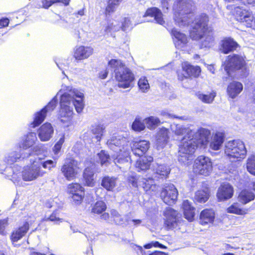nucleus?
Returning a JSON list of instances; mask_svg holds the SVG:
<instances>
[{
  "label": "nucleus",
  "instance_id": "nucleus-1",
  "mask_svg": "<svg viewBox=\"0 0 255 255\" xmlns=\"http://www.w3.org/2000/svg\"><path fill=\"white\" fill-rule=\"evenodd\" d=\"M209 18L204 13L195 18L192 23L189 30V37L195 40L205 38L200 45V48L210 47V43L214 40L213 28L208 25Z\"/></svg>",
  "mask_w": 255,
  "mask_h": 255
},
{
  "label": "nucleus",
  "instance_id": "nucleus-2",
  "mask_svg": "<svg viewBox=\"0 0 255 255\" xmlns=\"http://www.w3.org/2000/svg\"><path fill=\"white\" fill-rule=\"evenodd\" d=\"M77 98L83 99L84 94L76 90L71 93H64L60 97L58 119L65 127H69L73 125L74 113L70 105L71 101Z\"/></svg>",
  "mask_w": 255,
  "mask_h": 255
},
{
  "label": "nucleus",
  "instance_id": "nucleus-3",
  "mask_svg": "<svg viewBox=\"0 0 255 255\" xmlns=\"http://www.w3.org/2000/svg\"><path fill=\"white\" fill-rule=\"evenodd\" d=\"M225 71L229 77L232 73L241 70V78L247 77L249 74V70L246 66L244 58L237 54L228 55L223 64Z\"/></svg>",
  "mask_w": 255,
  "mask_h": 255
},
{
  "label": "nucleus",
  "instance_id": "nucleus-4",
  "mask_svg": "<svg viewBox=\"0 0 255 255\" xmlns=\"http://www.w3.org/2000/svg\"><path fill=\"white\" fill-rule=\"evenodd\" d=\"M198 147L193 138H190L189 135L184 136L179 147V161L185 163L190 160Z\"/></svg>",
  "mask_w": 255,
  "mask_h": 255
},
{
  "label": "nucleus",
  "instance_id": "nucleus-5",
  "mask_svg": "<svg viewBox=\"0 0 255 255\" xmlns=\"http://www.w3.org/2000/svg\"><path fill=\"white\" fill-rule=\"evenodd\" d=\"M195 2L192 0H176L174 4L175 9L173 19L176 23L183 22L182 15L193 13L196 8Z\"/></svg>",
  "mask_w": 255,
  "mask_h": 255
},
{
  "label": "nucleus",
  "instance_id": "nucleus-6",
  "mask_svg": "<svg viewBox=\"0 0 255 255\" xmlns=\"http://www.w3.org/2000/svg\"><path fill=\"white\" fill-rule=\"evenodd\" d=\"M120 67L123 68L122 70H115V78L118 87L123 89L129 88L135 80L134 74L124 62H120Z\"/></svg>",
  "mask_w": 255,
  "mask_h": 255
},
{
  "label": "nucleus",
  "instance_id": "nucleus-7",
  "mask_svg": "<svg viewBox=\"0 0 255 255\" xmlns=\"http://www.w3.org/2000/svg\"><path fill=\"white\" fill-rule=\"evenodd\" d=\"M245 143L240 140H232L227 142L225 148L226 155L233 158L243 159L247 154Z\"/></svg>",
  "mask_w": 255,
  "mask_h": 255
},
{
  "label": "nucleus",
  "instance_id": "nucleus-8",
  "mask_svg": "<svg viewBox=\"0 0 255 255\" xmlns=\"http://www.w3.org/2000/svg\"><path fill=\"white\" fill-rule=\"evenodd\" d=\"M163 227L166 231H171L177 228L180 224V216L177 211L171 207H167L163 212Z\"/></svg>",
  "mask_w": 255,
  "mask_h": 255
},
{
  "label": "nucleus",
  "instance_id": "nucleus-9",
  "mask_svg": "<svg viewBox=\"0 0 255 255\" xmlns=\"http://www.w3.org/2000/svg\"><path fill=\"white\" fill-rule=\"evenodd\" d=\"M80 170L78 161L73 157L66 158L61 167V173L68 181L75 179Z\"/></svg>",
  "mask_w": 255,
  "mask_h": 255
},
{
  "label": "nucleus",
  "instance_id": "nucleus-10",
  "mask_svg": "<svg viewBox=\"0 0 255 255\" xmlns=\"http://www.w3.org/2000/svg\"><path fill=\"white\" fill-rule=\"evenodd\" d=\"M57 99L54 97L45 106L34 114L33 120L28 125L30 128H35L41 125L45 119L47 112L53 111L57 105Z\"/></svg>",
  "mask_w": 255,
  "mask_h": 255
},
{
  "label": "nucleus",
  "instance_id": "nucleus-11",
  "mask_svg": "<svg viewBox=\"0 0 255 255\" xmlns=\"http://www.w3.org/2000/svg\"><path fill=\"white\" fill-rule=\"evenodd\" d=\"M181 70L177 71V78L180 81L189 78H197L201 73V69L199 66H193L185 61L181 64Z\"/></svg>",
  "mask_w": 255,
  "mask_h": 255
},
{
  "label": "nucleus",
  "instance_id": "nucleus-12",
  "mask_svg": "<svg viewBox=\"0 0 255 255\" xmlns=\"http://www.w3.org/2000/svg\"><path fill=\"white\" fill-rule=\"evenodd\" d=\"M211 159L204 155H200L195 160L193 169L196 174L208 176L212 170Z\"/></svg>",
  "mask_w": 255,
  "mask_h": 255
},
{
  "label": "nucleus",
  "instance_id": "nucleus-13",
  "mask_svg": "<svg viewBox=\"0 0 255 255\" xmlns=\"http://www.w3.org/2000/svg\"><path fill=\"white\" fill-rule=\"evenodd\" d=\"M45 172L41 170L40 165L34 162L30 165L27 166L22 171V178L25 181H31L39 177H42Z\"/></svg>",
  "mask_w": 255,
  "mask_h": 255
},
{
  "label": "nucleus",
  "instance_id": "nucleus-14",
  "mask_svg": "<svg viewBox=\"0 0 255 255\" xmlns=\"http://www.w3.org/2000/svg\"><path fill=\"white\" fill-rule=\"evenodd\" d=\"M234 15L237 21L243 23L247 27L251 28L255 23L253 13L240 6L235 8Z\"/></svg>",
  "mask_w": 255,
  "mask_h": 255
},
{
  "label": "nucleus",
  "instance_id": "nucleus-15",
  "mask_svg": "<svg viewBox=\"0 0 255 255\" xmlns=\"http://www.w3.org/2000/svg\"><path fill=\"white\" fill-rule=\"evenodd\" d=\"M178 192L174 185L169 184L162 188L160 196L167 205L174 204L177 200Z\"/></svg>",
  "mask_w": 255,
  "mask_h": 255
},
{
  "label": "nucleus",
  "instance_id": "nucleus-16",
  "mask_svg": "<svg viewBox=\"0 0 255 255\" xmlns=\"http://www.w3.org/2000/svg\"><path fill=\"white\" fill-rule=\"evenodd\" d=\"M94 49L90 46H76L73 52V57L77 62L88 59L93 55Z\"/></svg>",
  "mask_w": 255,
  "mask_h": 255
},
{
  "label": "nucleus",
  "instance_id": "nucleus-17",
  "mask_svg": "<svg viewBox=\"0 0 255 255\" xmlns=\"http://www.w3.org/2000/svg\"><path fill=\"white\" fill-rule=\"evenodd\" d=\"M149 147V141L148 140L141 139L133 141L132 142L131 149L135 156L141 157L147 152Z\"/></svg>",
  "mask_w": 255,
  "mask_h": 255
},
{
  "label": "nucleus",
  "instance_id": "nucleus-18",
  "mask_svg": "<svg viewBox=\"0 0 255 255\" xmlns=\"http://www.w3.org/2000/svg\"><path fill=\"white\" fill-rule=\"evenodd\" d=\"M234 188L229 183H223L219 187L216 196L218 201H225L231 199L234 195Z\"/></svg>",
  "mask_w": 255,
  "mask_h": 255
},
{
  "label": "nucleus",
  "instance_id": "nucleus-19",
  "mask_svg": "<svg viewBox=\"0 0 255 255\" xmlns=\"http://www.w3.org/2000/svg\"><path fill=\"white\" fill-rule=\"evenodd\" d=\"M30 228L29 222L25 221L23 224L14 229L11 233L10 240L12 243H16L24 237Z\"/></svg>",
  "mask_w": 255,
  "mask_h": 255
},
{
  "label": "nucleus",
  "instance_id": "nucleus-20",
  "mask_svg": "<svg viewBox=\"0 0 255 255\" xmlns=\"http://www.w3.org/2000/svg\"><path fill=\"white\" fill-rule=\"evenodd\" d=\"M210 134V130L201 128L195 133L193 139L195 140L198 146L205 148L209 142Z\"/></svg>",
  "mask_w": 255,
  "mask_h": 255
},
{
  "label": "nucleus",
  "instance_id": "nucleus-21",
  "mask_svg": "<svg viewBox=\"0 0 255 255\" xmlns=\"http://www.w3.org/2000/svg\"><path fill=\"white\" fill-rule=\"evenodd\" d=\"M215 219V212L212 208L202 210L199 216V223L202 226L213 224Z\"/></svg>",
  "mask_w": 255,
  "mask_h": 255
},
{
  "label": "nucleus",
  "instance_id": "nucleus-22",
  "mask_svg": "<svg viewBox=\"0 0 255 255\" xmlns=\"http://www.w3.org/2000/svg\"><path fill=\"white\" fill-rule=\"evenodd\" d=\"M170 33L174 40V44L176 47L182 48L186 46L188 43V37L184 33L178 31L174 28L170 31Z\"/></svg>",
  "mask_w": 255,
  "mask_h": 255
},
{
  "label": "nucleus",
  "instance_id": "nucleus-23",
  "mask_svg": "<svg viewBox=\"0 0 255 255\" xmlns=\"http://www.w3.org/2000/svg\"><path fill=\"white\" fill-rule=\"evenodd\" d=\"M239 45L233 38L225 37L221 40L220 50L225 54L233 52L237 49Z\"/></svg>",
  "mask_w": 255,
  "mask_h": 255
},
{
  "label": "nucleus",
  "instance_id": "nucleus-24",
  "mask_svg": "<svg viewBox=\"0 0 255 255\" xmlns=\"http://www.w3.org/2000/svg\"><path fill=\"white\" fill-rule=\"evenodd\" d=\"M153 162V157L149 155H146L138 159L135 163V167L137 172L148 170Z\"/></svg>",
  "mask_w": 255,
  "mask_h": 255
},
{
  "label": "nucleus",
  "instance_id": "nucleus-25",
  "mask_svg": "<svg viewBox=\"0 0 255 255\" xmlns=\"http://www.w3.org/2000/svg\"><path fill=\"white\" fill-rule=\"evenodd\" d=\"M243 90V84L233 80L230 82L227 87V93L231 99L236 98Z\"/></svg>",
  "mask_w": 255,
  "mask_h": 255
},
{
  "label": "nucleus",
  "instance_id": "nucleus-26",
  "mask_svg": "<svg viewBox=\"0 0 255 255\" xmlns=\"http://www.w3.org/2000/svg\"><path fill=\"white\" fill-rule=\"evenodd\" d=\"M210 197V190L207 186L203 187L198 190L195 193L193 201L195 203H205Z\"/></svg>",
  "mask_w": 255,
  "mask_h": 255
},
{
  "label": "nucleus",
  "instance_id": "nucleus-27",
  "mask_svg": "<svg viewBox=\"0 0 255 255\" xmlns=\"http://www.w3.org/2000/svg\"><path fill=\"white\" fill-rule=\"evenodd\" d=\"M82 181L85 186L93 187L95 185V173L92 168L87 167L84 169L82 175Z\"/></svg>",
  "mask_w": 255,
  "mask_h": 255
},
{
  "label": "nucleus",
  "instance_id": "nucleus-28",
  "mask_svg": "<svg viewBox=\"0 0 255 255\" xmlns=\"http://www.w3.org/2000/svg\"><path fill=\"white\" fill-rule=\"evenodd\" d=\"M153 17L155 20L159 24L163 25L165 21L163 18V14L161 10L157 7H151L148 8L144 15L143 17Z\"/></svg>",
  "mask_w": 255,
  "mask_h": 255
},
{
  "label": "nucleus",
  "instance_id": "nucleus-29",
  "mask_svg": "<svg viewBox=\"0 0 255 255\" xmlns=\"http://www.w3.org/2000/svg\"><path fill=\"white\" fill-rule=\"evenodd\" d=\"M53 129L51 124L45 123L38 129V136L41 141H47L51 137Z\"/></svg>",
  "mask_w": 255,
  "mask_h": 255
},
{
  "label": "nucleus",
  "instance_id": "nucleus-30",
  "mask_svg": "<svg viewBox=\"0 0 255 255\" xmlns=\"http://www.w3.org/2000/svg\"><path fill=\"white\" fill-rule=\"evenodd\" d=\"M225 134L224 132L217 131L213 135L210 143V147L213 150H219L224 142Z\"/></svg>",
  "mask_w": 255,
  "mask_h": 255
},
{
  "label": "nucleus",
  "instance_id": "nucleus-31",
  "mask_svg": "<svg viewBox=\"0 0 255 255\" xmlns=\"http://www.w3.org/2000/svg\"><path fill=\"white\" fill-rule=\"evenodd\" d=\"M255 199V194L251 190L247 189H242L237 196L238 201L243 205H246Z\"/></svg>",
  "mask_w": 255,
  "mask_h": 255
},
{
  "label": "nucleus",
  "instance_id": "nucleus-32",
  "mask_svg": "<svg viewBox=\"0 0 255 255\" xmlns=\"http://www.w3.org/2000/svg\"><path fill=\"white\" fill-rule=\"evenodd\" d=\"M182 208L185 218L189 222H192L195 215V208L188 200L183 201Z\"/></svg>",
  "mask_w": 255,
  "mask_h": 255
},
{
  "label": "nucleus",
  "instance_id": "nucleus-33",
  "mask_svg": "<svg viewBox=\"0 0 255 255\" xmlns=\"http://www.w3.org/2000/svg\"><path fill=\"white\" fill-rule=\"evenodd\" d=\"M169 132L168 128L165 127L160 128L156 133V143L161 146L165 145L169 139Z\"/></svg>",
  "mask_w": 255,
  "mask_h": 255
},
{
  "label": "nucleus",
  "instance_id": "nucleus-34",
  "mask_svg": "<svg viewBox=\"0 0 255 255\" xmlns=\"http://www.w3.org/2000/svg\"><path fill=\"white\" fill-rule=\"evenodd\" d=\"M117 178L109 176H104L101 181V186L108 191H112L116 186Z\"/></svg>",
  "mask_w": 255,
  "mask_h": 255
},
{
  "label": "nucleus",
  "instance_id": "nucleus-35",
  "mask_svg": "<svg viewBox=\"0 0 255 255\" xmlns=\"http://www.w3.org/2000/svg\"><path fill=\"white\" fill-rule=\"evenodd\" d=\"M91 207V213L94 215H100L107 208L106 204L102 200L97 201Z\"/></svg>",
  "mask_w": 255,
  "mask_h": 255
},
{
  "label": "nucleus",
  "instance_id": "nucleus-36",
  "mask_svg": "<svg viewBox=\"0 0 255 255\" xmlns=\"http://www.w3.org/2000/svg\"><path fill=\"white\" fill-rule=\"evenodd\" d=\"M228 213L234 214L237 215H245L248 214L249 209L240 207L238 203H234L226 209Z\"/></svg>",
  "mask_w": 255,
  "mask_h": 255
},
{
  "label": "nucleus",
  "instance_id": "nucleus-37",
  "mask_svg": "<svg viewBox=\"0 0 255 255\" xmlns=\"http://www.w3.org/2000/svg\"><path fill=\"white\" fill-rule=\"evenodd\" d=\"M36 138V134L34 132H29L26 135L21 143L19 144V147L23 149H27L32 146L34 143Z\"/></svg>",
  "mask_w": 255,
  "mask_h": 255
},
{
  "label": "nucleus",
  "instance_id": "nucleus-38",
  "mask_svg": "<svg viewBox=\"0 0 255 255\" xmlns=\"http://www.w3.org/2000/svg\"><path fill=\"white\" fill-rule=\"evenodd\" d=\"M84 191V188L79 183L72 182L67 185V193L70 196Z\"/></svg>",
  "mask_w": 255,
  "mask_h": 255
},
{
  "label": "nucleus",
  "instance_id": "nucleus-39",
  "mask_svg": "<svg viewBox=\"0 0 255 255\" xmlns=\"http://www.w3.org/2000/svg\"><path fill=\"white\" fill-rule=\"evenodd\" d=\"M145 128L143 121L140 118H136L131 125V129L134 131L140 132Z\"/></svg>",
  "mask_w": 255,
  "mask_h": 255
},
{
  "label": "nucleus",
  "instance_id": "nucleus-40",
  "mask_svg": "<svg viewBox=\"0 0 255 255\" xmlns=\"http://www.w3.org/2000/svg\"><path fill=\"white\" fill-rule=\"evenodd\" d=\"M147 128L150 129H153L156 127L160 124V121L159 118L153 116H150L145 119Z\"/></svg>",
  "mask_w": 255,
  "mask_h": 255
},
{
  "label": "nucleus",
  "instance_id": "nucleus-41",
  "mask_svg": "<svg viewBox=\"0 0 255 255\" xmlns=\"http://www.w3.org/2000/svg\"><path fill=\"white\" fill-rule=\"evenodd\" d=\"M123 0H108L105 8L106 14H110L115 11L116 7L119 5Z\"/></svg>",
  "mask_w": 255,
  "mask_h": 255
},
{
  "label": "nucleus",
  "instance_id": "nucleus-42",
  "mask_svg": "<svg viewBox=\"0 0 255 255\" xmlns=\"http://www.w3.org/2000/svg\"><path fill=\"white\" fill-rule=\"evenodd\" d=\"M105 130V128L100 125H95L93 127L91 130L93 134L95 135V138L98 141H100Z\"/></svg>",
  "mask_w": 255,
  "mask_h": 255
},
{
  "label": "nucleus",
  "instance_id": "nucleus-43",
  "mask_svg": "<svg viewBox=\"0 0 255 255\" xmlns=\"http://www.w3.org/2000/svg\"><path fill=\"white\" fill-rule=\"evenodd\" d=\"M98 157L101 165L110 163L111 157L109 154L105 150H101L98 154Z\"/></svg>",
  "mask_w": 255,
  "mask_h": 255
},
{
  "label": "nucleus",
  "instance_id": "nucleus-44",
  "mask_svg": "<svg viewBox=\"0 0 255 255\" xmlns=\"http://www.w3.org/2000/svg\"><path fill=\"white\" fill-rule=\"evenodd\" d=\"M247 169L252 175L255 176V155H251L247 160Z\"/></svg>",
  "mask_w": 255,
  "mask_h": 255
},
{
  "label": "nucleus",
  "instance_id": "nucleus-45",
  "mask_svg": "<svg viewBox=\"0 0 255 255\" xmlns=\"http://www.w3.org/2000/svg\"><path fill=\"white\" fill-rule=\"evenodd\" d=\"M216 95V92L212 91L209 94H199L198 95V97L203 103L209 104L214 101Z\"/></svg>",
  "mask_w": 255,
  "mask_h": 255
},
{
  "label": "nucleus",
  "instance_id": "nucleus-46",
  "mask_svg": "<svg viewBox=\"0 0 255 255\" xmlns=\"http://www.w3.org/2000/svg\"><path fill=\"white\" fill-rule=\"evenodd\" d=\"M57 159H55V160H52L51 159H48L42 162H37L38 165H40V168L42 166L43 168L45 169H47L50 171L52 168H54L56 167L57 164Z\"/></svg>",
  "mask_w": 255,
  "mask_h": 255
},
{
  "label": "nucleus",
  "instance_id": "nucleus-47",
  "mask_svg": "<svg viewBox=\"0 0 255 255\" xmlns=\"http://www.w3.org/2000/svg\"><path fill=\"white\" fill-rule=\"evenodd\" d=\"M137 84L139 89L143 92H146L150 87L148 81L144 76H142L139 78Z\"/></svg>",
  "mask_w": 255,
  "mask_h": 255
},
{
  "label": "nucleus",
  "instance_id": "nucleus-48",
  "mask_svg": "<svg viewBox=\"0 0 255 255\" xmlns=\"http://www.w3.org/2000/svg\"><path fill=\"white\" fill-rule=\"evenodd\" d=\"M46 221H50L53 222H62L63 219L60 214V212L58 210L54 211L45 220Z\"/></svg>",
  "mask_w": 255,
  "mask_h": 255
},
{
  "label": "nucleus",
  "instance_id": "nucleus-49",
  "mask_svg": "<svg viewBox=\"0 0 255 255\" xmlns=\"http://www.w3.org/2000/svg\"><path fill=\"white\" fill-rule=\"evenodd\" d=\"M85 196V194L84 191L80 193L74 194L70 196L74 204L77 205H79L83 202Z\"/></svg>",
  "mask_w": 255,
  "mask_h": 255
},
{
  "label": "nucleus",
  "instance_id": "nucleus-50",
  "mask_svg": "<svg viewBox=\"0 0 255 255\" xmlns=\"http://www.w3.org/2000/svg\"><path fill=\"white\" fill-rule=\"evenodd\" d=\"M142 182V188L146 192L150 190L154 184V179L151 177L143 178Z\"/></svg>",
  "mask_w": 255,
  "mask_h": 255
},
{
  "label": "nucleus",
  "instance_id": "nucleus-51",
  "mask_svg": "<svg viewBox=\"0 0 255 255\" xmlns=\"http://www.w3.org/2000/svg\"><path fill=\"white\" fill-rule=\"evenodd\" d=\"M65 137L64 135H63L59 139V140L55 144L54 146L52 148V150L54 154H57L60 151L62 146L64 142Z\"/></svg>",
  "mask_w": 255,
  "mask_h": 255
},
{
  "label": "nucleus",
  "instance_id": "nucleus-52",
  "mask_svg": "<svg viewBox=\"0 0 255 255\" xmlns=\"http://www.w3.org/2000/svg\"><path fill=\"white\" fill-rule=\"evenodd\" d=\"M73 103L76 112L78 113H81L84 107L83 99L74 100Z\"/></svg>",
  "mask_w": 255,
  "mask_h": 255
},
{
  "label": "nucleus",
  "instance_id": "nucleus-53",
  "mask_svg": "<svg viewBox=\"0 0 255 255\" xmlns=\"http://www.w3.org/2000/svg\"><path fill=\"white\" fill-rule=\"evenodd\" d=\"M156 173L160 176L166 177L169 173L166 167L162 165H158Z\"/></svg>",
  "mask_w": 255,
  "mask_h": 255
},
{
  "label": "nucleus",
  "instance_id": "nucleus-54",
  "mask_svg": "<svg viewBox=\"0 0 255 255\" xmlns=\"http://www.w3.org/2000/svg\"><path fill=\"white\" fill-rule=\"evenodd\" d=\"M42 5L40 7L44 9H48L53 4L55 3V0H41Z\"/></svg>",
  "mask_w": 255,
  "mask_h": 255
},
{
  "label": "nucleus",
  "instance_id": "nucleus-55",
  "mask_svg": "<svg viewBox=\"0 0 255 255\" xmlns=\"http://www.w3.org/2000/svg\"><path fill=\"white\" fill-rule=\"evenodd\" d=\"M8 225V221L7 219L0 220V234L5 235V229Z\"/></svg>",
  "mask_w": 255,
  "mask_h": 255
},
{
  "label": "nucleus",
  "instance_id": "nucleus-56",
  "mask_svg": "<svg viewBox=\"0 0 255 255\" xmlns=\"http://www.w3.org/2000/svg\"><path fill=\"white\" fill-rule=\"evenodd\" d=\"M128 182L133 187L137 188L138 187V179L136 176H130L128 177Z\"/></svg>",
  "mask_w": 255,
  "mask_h": 255
},
{
  "label": "nucleus",
  "instance_id": "nucleus-57",
  "mask_svg": "<svg viewBox=\"0 0 255 255\" xmlns=\"http://www.w3.org/2000/svg\"><path fill=\"white\" fill-rule=\"evenodd\" d=\"M120 62H123L117 59H112L108 62V65L110 66V67L117 69L116 68L118 66L120 67Z\"/></svg>",
  "mask_w": 255,
  "mask_h": 255
},
{
  "label": "nucleus",
  "instance_id": "nucleus-58",
  "mask_svg": "<svg viewBox=\"0 0 255 255\" xmlns=\"http://www.w3.org/2000/svg\"><path fill=\"white\" fill-rule=\"evenodd\" d=\"M9 23V20L8 18L2 17L0 18V29L7 27Z\"/></svg>",
  "mask_w": 255,
  "mask_h": 255
},
{
  "label": "nucleus",
  "instance_id": "nucleus-59",
  "mask_svg": "<svg viewBox=\"0 0 255 255\" xmlns=\"http://www.w3.org/2000/svg\"><path fill=\"white\" fill-rule=\"evenodd\" d=\"M108 70L106 69L104 70L101 71L99 73L98 78L100 79H105L108 77Z\"/></svg>",
  "mask_w": 255,
  "mask_h": 255
},
{
  "label": "nucleus",
  "instance_id": "nucleus-60",
  "mask_svg": "<svg viewBox=\"0 0 255 255\" xmlns=\"http://www.w3.org/2000/svg\"><path fill=\"white\" fill-rule=\"evenodd\" d=\"M71 0H55V3H62L64 6H68Z\"/></svg>",
  "mask_w": 255,
  "mask_h": 255
},
{
  "label": "nucleus",
  "instance_id": "nucleus-61",
  "mask_svg": "<svg viewBox=\"0 0 255 255\" xmlns=\"http://www.w3.org/2000/svg\"><path fill=\"white\" fill-rule=\"evenodd\" d=\"M153 246L155 248H159L161 249H165L166 248V247L164 245L160 244L158 241H155V242H153Z\"/></svg>",
  "mask_w": 255,
  "mask_h": 255
},
{
  "label": "nucleus",
  "instance_id": "nucleus-62",
  "mask_svg": "<svg viewBox=\"0 0 255 255\" xmlns=\"http://www.w3.org/2000/svg\"><path fill=\"white\" fill-rule=\"evenodd\" d=\"M100 218L104 220H108L109 219L110 215L108 213L103 212L102 214H100Z\"/></svg>",
  "mask_w": 255,
  "mask_h": 255
},
{
  "label": "nucleus",
  "instance_id": "nucleus-63",
  "mask_svg": "<svg viewBox=\"0 0 255 255\" xmlns=\"http://www.w3.org/2000/svg\"><path fill=\"white\" fill-rule=\"evenodd\" d=\"M148 255H166V254L161 251H155L152 253L148 252Z\"/></svg>",
  "mask_w": 255,
  "mask_h": 255
},
{
  "label": "nucleus",
  "instance_id": "nucleus-64",
  "mask_svg": "<svg viewBox=\"0 0 255 255\" xmlns=\"http://www.w3.org/2000/svg\"><path fill=\"white\" fill-rule=\"evenodd\" d=\"M113 26L112 24H109L105 27V31L106 32H108V33L110 32L111 31L112 29H113Z\"/></svg>",
  "mask_w": 255,
  "mask_h": 255
}]
</instances>
